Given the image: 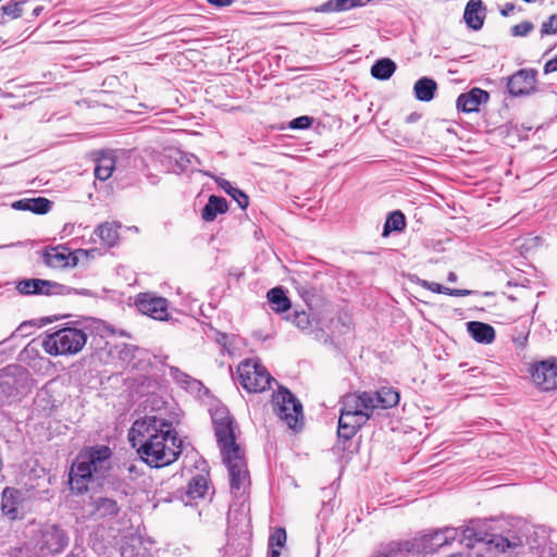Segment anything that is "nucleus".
I'll use <instances>...</instances> for the list:
<instances>
[{"label": "nucleus", "mask_w": 557, "mask_h": 557, "mask_svg": "<svg viewBox=\"0 0 557 557\" xmlns=\"http://www.w3.org/2000/svg\"><path fill=\"white\" fill-rule=\"evenodd\" d=\"M128 441L150 467L169 466L181 454L182 441L177 438L172 423L154 416L136 420L128 432Z\"/></svg>", "instance_id": "1"}, {"label": "nucleus", "mask_w": 557, "mask_h": 557, "mask_svg": "<svg viewBox=\"0 0 557 557\" xmlns=\"http://www.w3.org/2000/svg\"><path fill=\"white\" fill-rule=\"evenodd\" d=\"M212 423L223 462L228 470L231 491L235 496H242L250 485V474L245 453L236 443L233 419L227 409L221 407L212 412Z\"/></svg>", "instance_id": "2"}, {"label": "nucleus", "mask_w": 557, "mask_h": 557, "mask_svg": "<svg viewBox=\"0 0 557 557\" xmlns=\"http://www.w3.org/2000/svg\"><path fill=\"white\" fill-rule=\"evenodd\" d=\"M371 400L362 398L359 392L349 393L342 398L337 434L348 441L370 420Z\"/></svg>", "instance_id": "3"}, {"label": "nucleus", "mask_w": 557, "mask_h": 557, "mask_svg": "<svg viewBox=\"0 0 557 557\" xmlns=\"http://www.w3.org/2000/svg\"><path fill=\"white\" fill-rule=\"evenodd\" d=\"M87 334L77 327H63L47 334L42 339L44 350L51 356L75 355L86 345Z\"/></svg>", "instance_id": "4"}, {"label": "nucleus", "mask_w": 557, "mask_h": 557, "mask_svg": "<svg viewBox=\"0 0 557 557\" xmlns=\"http://www.w3.org/2000/svg\"><path fill=\"white\" fill-rule=\"evenodd\" d=\"M272 406L274 413L290 430L298 431L301 429L304 420L302 405L289 389L281 386L272 395Z\"/></svg>", "instance_id": "5"}, {"label": "nucleus", "mask_w": 557, "mask_h": 557, "mask_svg": "<svg viewBox=\"0 0 557 557\" xmlns=\"http://www.w3.org/2000/svg\"><path fill=\"white\" fill-rule=\"evenodd\" d=\"M238 382L248 393H262L270 388L274 379L260 362L243 360L237 367Z\"/></svg>", "instance_id": "6"}, {"label": "nucleus", "mask_w": 557, "mask_h": 557, "mask_svg": "<svg viewBox=\"0 0 557 557\" xmlns=\"http://www.w3.org/2000/svg\"><path fill=\"white\" fill-rule=\"evenodd\" d=\"M458 536V530L455 528H445L443 530H437L429 534H424L420 537L414 539L413 541H407L403 543L400 549L406 550V553H423V554H432L438 550L440 548L449 545L453 543Z\"/></svg>", "instance_id": "7"}, {"label": "nucleus", "mask_w": 557, "mask_h": 557, "mask_svg": "<svg viewBox=\"0 0 557 557\" xmlns=\"http://www.w3.org/2000/svg\"><path fill=\"white\" fill-rule=\"evenodd\" d=\"M111 449L100 445L81 451L76 461L90 470L92 476L101 478L111 468Z\"/></svg>", "instance_id": "8"}, {"label": "nucleus", "mask_w": 557, "mask_h": 557, "mask_svg": "<svg viewBox=\"0 0 557 557\" xmlns=\"http://www.w3.org/2000/svg\"><path fill=\"white\" fill-rule=\"evenodd\" d=\"M67 544L66 533L58 525L48 524L41 528L37 547L42 555L59 554L64 550Z\"/></svg>", "instance_id": "9"}, {"label": "nucleus", "mask_w": 557, "mask_h": 557, "mask_svg": "<svg viewBox=\"0 0 557 557\" xmlns=\"http://www.w3.org/2000/svg\"><path fill=\"white\" fill-rule=\"evenodd\" d=\"M533 383L542 392L557 389V358H549L531 366Z\"/></svg>", "instance_id": "10"}, {"label": "nucleus", "mask_w": 557, "mask_h": 557, "mask_svg": "<svg viewBox=\"0 0 557 557\" xmlns=\"http://www.w3.org/2000/svg\"><path fill=\"white\" fill-rule=\"evenodd\" d=\"M536 74L533 69H522L511 75L507 83L509 94L519 97L532 92L535 89Z\"/></svg>", "instance_id": "11"}, {"label": "nucleus", "mask_w": 557, "mask_h": 557, "mask_svg": "<svg viewBox=\"0 0 557 557\" xmlns=\"http://www.w3.org/2000/svg\"><path fill=\"white\" fill-rule=\"evenodd\" d=\"M63 286L52 281L41 278H25L16 284V289L22 295H55L60 294Z\"/></svg>", "instance_id": "12"}, {"label": "nucleus", "mask_w": 557, "mask_h": 557, "mask_svg": "<svg viewBox=\"0 0 557 557\" xmlns=\"http://www.w3.org/2000/svg\"><path fill=\"white\" fill-rule=\"evenodd\" d=\"M136 305L144 314L154 320L165 321L169 318L168 300L165 298L141 294Z\"/></svg>", "instance_id": "13"}, {"label": "nucleus", "mask_w": 557, "mask_h": 557, "mask_svg": "<svg viewBox=\"0 0 557 557\" xmlns=\"http://www.w3.org/2000/svg\"><path fill=\"white\" fill-rule=\"evenodd\" d=\"M42 259L46 265L54 269L74 268L78 262V258L62 246L46 249Z\"/></svg>", "instance_id": "14"}, {"label": "nucleus", "mask_w": 557, "mask_h": 557, "mask_svg": "<svg viewBox=\"0 0 557 557\" xmlns=\"http://www.w3.org/2000/svg\"><path fill=\"white\" fill-rule=\"evenodd\" d=\"M360 396L366 399L369 397L371 403L369 410L373 414L376 408L388 409L398 405L399 394L393 387H382L376 392H359Z\"/></svg>", "instance_id": "15"}, {"label": "nucleus", "mask_w": 557, "mask_h": 557, "mask_svg": "<svg viewBox=\"0 0 557 557\" xmlns=\"http://www.w3.org/2000/svg\"><path fill=\"white\" fill-rule=\"evenodd\" d=\"M490 95L487 91L474 87L470 91L459 95L456 107L465 113L478 112L480 106L486 103Z\"/></svg>", "instance_id": "16"}, {"label": "nucleus", "mask_w": 557, "mask_h": 557, "mask_svg": "<svg viewBox=\"0 0 557 557\" xmlns=\"http://www.w3.org/2000/svg\"><path fill=\"white\" fill-rule=\"evenodd\" d=\"M92 475L89 469L82 466L77 461L73 463L70 471V487L76 494H83L88 490V484Z\"/></svg>", "instance_id": "17"}, {"label": "nucleus", "mask_w": 557, "mask_h": 557, "mask_svg": "<svg viewBox=\"0 0 557 557\" xmlns=\"http://www.w3.org/2000/svg\"><path fill=\"white\" fill-rule=\"evenodd\" d=\"M463 18L471 29H481L485 18V8L482 0H470L465 8Z\"/></svg>", "instance_id": "18"}, {"label": "nucleus", "mask_w": 557, "mask_h": 557, "mask_svg": "<svg viewBox=\"0 0 557 557\" xmlns=\"http://www.w3.org/2000/svg\"><path fill=\"white\" fill-rule=\"evenodd\" d=\"M121 224L116 222H103L97 226L94 234L100 239L106 247H114L117 245L120 235L119 228Z\"/></svg>", "instance_id": "19"}, {"label": "nucleus", "mask_w": 557, "mask_h": 557, "mask_svg": "<svg viewBox=\"0 0 557 557\" xmlns=\"http://www.w3.org/2000/svg\"><path fill=\"white\" fill-rule=\"evenodd\" d=\"M20 492L13 487H5L2 492L1 509L10 519L18 516Z\"/></svg>", "instance_id": "20"}, {"label": "nucleus", "mask_w": 557, "mask_h": 557, "mask_svg": "<svg viewBox=\"0 0 557 557\" xmlns=\"http://www.w3.org/2000/svg\"><path fill=\"white\" fill-rule=\"evenodd\" d=\"M115 168V157L112 151H102L96 159L95 176L100 181L111 177Z\"/></svg>", "instance_id": "21"}, {"label": "nucleus", "mask_w": 557, "mask_h": 557, "mask_svg": "<svg viewBox=\"0 0 557 557\" xmlns=\"http://www.w3.org/2000/svg\"><path fill=\"white\" fill-rule=\"evenodd\" d=\"M228 209L227 201L223 197L211 195L201 211V218L206 222H212L218 214L225 213Z\"/></svg>", "instance_id": "22"}, {"label": "nucleus", "mask_w": 557, "mask_h": 557, "mask_svg": "<svg viewBox=\"0 0 557 557\" xmlns=\"http://www.w3.org/2000/svg\"><path fill=\"white\" fill-rule=\"evenodd\" d=\"M467 330L474 341L482 344H490L495 338V330L490 324L471 321L467 323Z\"/></svg>", "instance_id": "23"}, {"label": "nucleus", "mask_w": 557, "mask_h": 557, "mask_svg": "<svg viewBox=\"0 0 557 557\" xmlns=\"http://www.w3.org/2000/svg\"><path fill=\"white\" fill-rule=\"evenodd\" d=\"M12 207L16 210L32 211L37 214H45L51 208V201L44 197L22 199L15 201Z\"/></svg>", "instance_id": "24"}, {"label": "nucleus", "mask_w": 557, "mask_h": 557, "mask_svg": "<svg viewBox=\"0 0 557 557\" xmlns=\"http://www.w3.org/2000/svg\"><path fill=\"white\" fill-rule=\"evenodd\" d=\"M436 89V82L429 77L418 79L413 86L416 98L424 102H429L434 98Z\"/></svg>", "instance_id": "25"}, {"label": "nucleus", "mask_w": 557, "mask_h": 557, "mask_svg": "<svg viewBox=\"0 0 557 557\" xmlns=\"http://www.w3.org/2000/svg\"><path fill=\"white\" fill-rule=\"evenodd\" d=\"M487 543L500 552L516 549L523 545L522 537L517 534H511L510 536L492 535Z\"/></svg>", "instance_id": "26"}, {"label": "nucleus", "mask_w": 557, "mask_h": 557, "mask_svg": "<svg viewBox=\"0 0 557 557\" xmlns=\"http://www.w3.org/2000/svg\"><path fill=\"white\" fill-rule=\"evenodd\" d=\"M208 491L209 484L207 478L198 474L189 481L186 495L189 500H196L205 498V496L208 494Z\"/></svg>", "instance_id": "27"}, {"label": "nucleus", "mask_w": 557, "mask_h": 557, "mask_svg": "<svg viewBox=\"0 0 557 557\" xmlns=\"http://www.w3.org/2000/svg\"><path fill=\"white\" fill-rule=\"evenodd\" d=\"M267 297L271 308L276 312H285L290 308V300L281 287L270 289Z\"/></svg>", "instance_id": "28"}, {"label": "nucleus", "mask_w": 557, "mask_h": 557, "mask_svg": "<svg viewBox=\"0 0 557 557\" xmlns=\"http://www.w3.org/2000/svg\"><path fill=\"white\" fill-rule=\"evenodd\" d=\"M94 513L100 518L116 516L120 511L117 503L108 497H99L94 502Z\"/></svg>", "instance_id": "29"}, {"label": "nucleus", "mask_w": 557, "mask_h": 557, "mask_svg": "<svg viewBox=\"0 0 557 557\" xmlns=\"http://www.w3.org/2000/svg\"><path fill=\"white\" fill-rule=\"evenodd\" d=\"M396 71V63L388 59L384 58L376 61L371 67V75L380 81L388 79Z\"/></svg>", "instance_id": "30"}, {"label": "nucleus", "mask_w": 557, "mask_h": 557, "mask_svg": "<svg viewBox=\"0 0 557 557\" xmlns=\"http://www.w3.org/2000/svg\"><path fill=\"white\" fill-rule=\"evenodd\" d=\"M405 227V214L399 210H395L387 215L382 235L387 237L392 232H401Z\"/></svg>", "instance_id": "31"}, {"label": "nucleus", "mask_w": 557, "mask_h": 557, "mask_svg": "<svg viewBox=\"0 0 557 557\" xmlns=\"http://www.w3.org/2000/svg\"><path fill=\"white\" fill-rule=\"evenodd\" d=\"M419 285L433 293L445 294L455 297H462L472 294V292L469 289L449 288L435 282H429L426 280H419Z\"/></svg>", "instance_id": "32"}, {"label": "nucleus", "mask_w": 557, "mask_h": 557, "mask_svg": "<svg viewBox=\"0 0 557 557\" xmlns=\"http://www.w3.org/2000/svg\"><path fill=\"white\" fill-rule=\"evenodd\" d=\"M169 375L175 381L176 384L186 389H194L200 385L198 380L191 377L174 366L169 367Z\"/></svg>", "instance_id": "33"}, {"label": "nucleus", "mask_w": 557, "mask_h": 557, "mask_svg": "<svg viewBox=\"0 0 557 557\" xmlns=\"http://www.w3.org/2000/svg\"><path fill=\"white\" fill-rule=\"evenodd\" d=\"M354 0H327L314 9L318 13L342 12L354 9Z\"/></svg>", "instance_id": "34"}, {"label": "nucleus", "mask_w": 557, "mask_h": 557, "mask_svg": "<svg viewBox=\"0 0 557 557\" xmlns=\"http://www.w3.org/2000/svg\"><path fill=\"white\" fill-rule=\"evenodd\" d=\"M218 184L237 202L240 209H246L248 207L249 198L243 190L232 186V184L226 180H220L218 181Z\"/></svg>", "instance_id": "35"}, {"label": "nucleus", "mask_w": 557, "mask_h": 557, "mask_svg": "<svg viewBox=\"0 0 557 557\" xmlns=\"http://www.w3.org/2000/svg\"><path fill=\"white\" fill-rule=\"evenodd\" d=\"M286 539V531L283 528H277L273 533H271L269 537V548L271 557L281 556L280 549L285 545Z\"/></svg>", "instance_id": "36"}, {"label": "nucleus", "mask_w": 557, "mask_h": 557, "mask_svg": "<svg viewBox=\"0 0 557 557\" xmlns=\"http://www.w3.org/2000/svg\"><path fill=\"white\" fill-rule=\"evenodd\" d=\"M288 319L301 331L308 330L311 326L309 315L305 311H294L293 315L288 317Z\"/></svg>", "instance_id": "37"}, {"label": "nucleus", "mask_w": 557, "mask_h": 557, "mask_svg": "<svg viewBox=\"0 0 557 557\" xmlns=\"http://www.w3.org/2000/svg\"><path fill=\"white\" fill-rule=\"evenodd\" d=\"M557 34V15H550L541 26V36L556 35Z\"/></svg>", "instance_id": "38"}, {"label": "nucleus", "mask_w": 557, "mask_h": 557, "mask_svg": "<svg viewBox=\"0 0 557 557\" xmlns=\"http://www.w3.org/2000/svg\"><path fill=\"white\" fill-rule=\"evenodd\" d=\"M215 341L224 351L232 354V346L234 342L233 336H230L226 333L216 332Z\"/></svg>", "instance_id": "39"}, {"label": "nucleus", "mask_w": 557, "mask_h": 557, "mask_svg": "<svg viewBox=\"0 0 557 557\" xmlns=\"http://www.w3.org/2000/svg\"><path fill=\"white\" fill-rule=\"evenodd\" d=\"M534 28L531 22L524 21L511 27V35L516 37L527 36Z\"/></svg>", "instance_id": "40"}, {"label": "nucleus", "mask_w": 557, "mask_h": 557, "mask_svg": "<svg viewBox=\"0 0 557 557\" xmlns=\"http://www.w3.org/2000/svg\"><path fill=\"white\" fill-rule=\"evenodd\" d=\"M310 125L311 117L306 115L296 117L289 123V127L293 129H305L308 128Z\"/></svg>", "instance_id": "41"}, {"label": "nucleus", "mask_w": 557, "mask_h": 557, "mask_svg": "<svg viewBox=\"0 0 557 557\" xmlns=\"http://www.w3.org/2000/svg\"><path fill=\"white\" fill-rule=\"evenodd\" d=\"M462 535H463L465 540H469V541L475 540L478 542L483 541V539L479 537V535L475 533L474 529H472L470 527H467L466 529H463Z\"/></svg>", "instance_id": "42"}, {"label": "nucleus", "mask_w": 557, "mask_h": 557, "mask_svg": "<svg viewBox=\"0 0 557 557\" xmlns=\"http://www.w3.org/2000/svg\"><path fill=\"white\" fill-rule=\"evenodd\" d=\"M403 543L401 544H397V549H394V548H391L387 553L385 552H381L377 554L376 557H398V555L403 554L405 550H401L400 547H401Z\"/></svg>", "instance_id": "43"}, {"label": "nucleus", "mask_w": 557, "mask_h": 557, "mask_svg": "<svg viewBox=\"0 0 557 557\" xmlns=\"http://www.w3.org/2000/svg\"><path fill=\"white\" fill-rule=\"evenodd\" d=\"M557 71V55L548 60L544 65V73L548 74Z\"/></svg>", "instance_id": "44"}, {"label": "nucleus", "mask_w": 557, "mask_h": 557, "mask_svg": "<svg viewBox=\"0 0 557 557\" xmlns=\"http://www.w3.org/2000/svg\"><path fill=\"white\" fill-rule=\"evenodd\" d=\"M515 10V4L511 3V2H508L506 3L502 10H500V14L503 16H508L512 11Z\"/></svg>", "instance_id": "45"}, {"label": "nucleus", "mask_w": 557, "mask_h": 557, "mask_svg": "<svg viewBox=\"0 0 557 557\" xmlns=\"http://www.w3.org/2000/svg\"><path fill=\"white\" fill-rule=\"evenodd\" d=\"M210 4L216 7H226L234 2V0H207Z\"/></svg>", "instance_id": "46"}, {"label": "nucleus", "mask_w": 557, "mask_h": 557, "mask_svg": "<svg viewBox=\"0 0 557 557\" xmlns=\"http://www.w3.org/2000/svg\"><path fill=\"white\" fill-rule=\"evenodd\" d=\"M372 0H354L355 2V7L358 8V7H363L366 4H368L369 2H371Z\"/></svg>", "instance_id": "47"}, {"label": "nucleus", "mask_w": 557, "mask_h": 557, "mask_svg": "<svg viewBox=\"0 0 557 557\" xmlns=\"http://www.w3.org/2000/svg\"><path fill=\"white\" fill-rule=\"evenodd\" d=\"M447 281L450 283H455L457 281V274L455 272H449L447 275Z\"/></svg>", "instance_id": "48"}, {"label": "nucleus", "mask_w": 557, "mask_h": 557, "mask_svg": "<svg viewBox=\"0 0 557 557\" xmlns=\"http://www.w3.org/2000/svg\"><path fill=\"white\" fill-rule=\"evenodd\" d=\"M41 11H42V8H41V7H37V8H35V9H34L33 14H34L35 16H38V15L40 14V12H41Z\"/></svg>", "instance_id": "49"}, {"label": "nucleus", "mask_w": 557, "mask_h": 557, "mask_svg": "<svg viewBox=\"0 0 557 557\" xmlns=\"http://www.w3.org/2000/svg\"><path fill=\"white\" fill-rule=\"evenodd\" d=\"M451 557H461V556H459V555H458V556H455V555H454V556H451Z\"/></svg>", "instance_id": "50"}]
</instances>
